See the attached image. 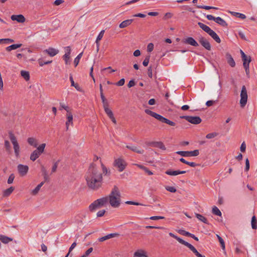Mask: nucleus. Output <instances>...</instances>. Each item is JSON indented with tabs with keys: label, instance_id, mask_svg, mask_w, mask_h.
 I'll return each mask as SVG.
<instances>
[{
	"label": "nucleus",
	"instance_id": "obj_35",
	"mask_svg": "<svg viewBox=\"0 0 257 257\" xmlns=\"http://www.w3.org/2000/svg\"><path fill=\"white\" fill-rule=\"evenodd\" d=\"M104 30H102L101 31V32L99 33L98 36H97V38H96V43L97 44V50H98V48H99V41L101 40V39L102 38L103 36V35H104Z\"/></svg>",
	"mask_w": 257,
	"mask_h": 257
},
{
	"label": "nucleus",
	"instance_id": "obj_58",
	"mask_svg": "<svg viewBox=\"0 0 257 257\" xmlns=\"http://www.w3.org/2000/svg\"><path fill=\"white\" fill-rule=\"evenodd\" d=\"M64 50H65V54L64 55H67L70 56V53H71L70 47L69 46L66 47H65Z\"/></svg>",
	"mask_w": 257,
	"mask_h": 257
},
{
	"label": "nucleus",
	"instance_id": "obj_27",
	"mask_svg": "<svg viewBox=\"0 0 257 257\" xmlns=\"http://www.w3.org/2000/svg\"><path fill=\"white\" fill-rule=\"evenodd\" d=\"M180 161L182 163H184L185 164H187L188 165H189L191 167H196L197 166H199V164H197L194 162H188L187 161H186L184 158H182L181 159H180Z\"/></svg>",
	"mask_w": 257,
	"mask_h": 257
},
{
	"label": "nucleus",
	"instance_id": "obj_9",
	"mask_svg": "<svg viewBox=\"0 0 257 257\" xmlns=\"http://www.w3.org/2000/svg\"><path fill=\"white\" fill-rule=\"evenodd\" d=\"M181 118L186 119L187 121L193 124H198L201 122L202 119L199 116H193L188 115H183L180 117Z\"/></svg>",
	"mask_w": 257,
	"mask_h": 257
},
{
	"label": "nucleus",
	"instance_id": "obj_18",
	"mask_svg": "<svg viewBox=\"0 0 257 257\" xmlns=\"http://www.w3.org/2000/svg\"><path fill=\"white\" fill-rule=\"evenodd\" d=\"M225 57L228 64L231 67H234L235 66V62L231 54L229 53H226L225 55Z\"/></svg>",
	"mask_w": 257,
	"mask_h": 257
},
{
	"label": "nucleus",
	"instance_id": "obj_6",
	"mask_svg": "<svg viewBox=\"0 0 257 257\" xmlns=\"http://www.w3.org/2000/svg\"><path fill=\"white\" fill-rule=\"evenodd\" d=\"M9 135L10 139L13 145L15 155L17 157H19L20 150V146L17 140L16 137L12 132H10L9 133Z\"/></svg>",
	"mask_w": 257,
	"mask_h": 257
},
{
	"label": "nucleus",
	"instance_id": "obj_5",
	"mask_svg": "<svg viewBox=\"0 0 257 257\" xmlns=\"http://www.w3.org/2000/svg\"><path fill=\"white\" fill-rule=\"evenodd\" d=\"M108 202V197H103L100 199H98L94 201L92 203L89 205V209L91 211H93L97 209L101 208L104 206Z\"/></svg>",
	"mask_w": 257,
	"mask_h": 257
},
{
	"label": "nucleus",
	"instance_id": "obj_55",
	"mask_svg": "<svg viewBox=\"0 0 257 257\" xmlns=\"http://www.w3.org/2000/svg\"><path fill=\"white\" fill-rule=\"evenodd\" d=\"M165 217L164 216H152L150 218V219L153 220H156L158 219H164Z\"/></svg>",
	"mask_w": 257,
	"mask_h": 257
},
{
	"label": "nucleus",
	"instance_id": "obj_43",
	"mask_svg": "<svg viewBox=\"0 0 257 257\" xmlns=\"http://www.w3.org/2000/svg\"><path fill=\"white\" fill-rule=\"evenodd\" d=\"M4 145H5V147L6 151L10 153L11 150V148L10 143L9 142V141L8 140H5Z\"/></svg>",
	"mask_w": 257,
	"mask_h": 257
},
{
	"label": "nucleus",
	"instance_id": "obj_46",
	"mask_svg": "<svg viewBox=\"0 0 257 257\" xmlns=\"http://www.w3.org/2000/svg\"><path fill=\"white\" fill-rule=\"evenodd\" d=\"M217 136V133H209L206 136V138H207L208 139H211L215 138Z\"/></svg>",
	"mask_w": 257,
	"mask_h": 257
},
{
	"label": "nucleus",
	"instance_id": "obj_50",
	"mask_svg": "<svg viewBox=\"0 0 257 257\" xmlns=\"http://www.w3.org/2000/svg\"><path fill=\"white\" fill-rule=\"evenodd\" d=\"M59 161L56 162L55 163H54V164H53V167L52 168V170H51V172L52 173H54L56 171V170H57V168L58 167V163H59Z\"/></svg>",
	"mask_w": 257,
	"mask_h": 257
},
{
	"label": "nucleus",
	"instance_id": "obj_57",
	"mask_svg": "<svg viewBox=\"0 0 257 257\" xmlns=\"http://www.w3.org/2000/svg\"><path fill=\"white\" fill-rule=\"evenodd\" d=\"M125 82V80L124 78H122L120 79L116 83V85L118 86H121L124 85Z\"/></svg>",
	"mask_w": 257,
	"mask_h": 257
},
{
	"label": "nucleus",
	"instance_id": "obj_12",
	"mask_svg": "<svg viewBox=\"0 0 257 257\" xmlns=\"http://www.w3.org/2000/svg\"><path fill=\"white\" fill-rule=\"evenodd\" d=\"M176 154L183 157H195L199 154L198 150H195L192 151H178Z\"/></svg>",
	"mask_w": 257,
	"mask_h": 257
},
{
	"label": "nucleus",
	"instance_id": "obj_3",
	"mask_svg": "<svg viewBox=\"0 0 257 257\" xmlns=\"http://www.w3.org/2000/svg\"><path fill=\"white\" fill-rule=\"evenodd\" d=\"M145 112L147 114L150 115L152 117H154V118H155L157 120H159L161 122L165 123L166 124H169V125L173 126H175V125H176L175 122H174V121H171V120L164 117V116H162L161 115L159 114H158L154 111H152L149 109H145Z\"/></svg>",
	"mask_w": 257,
	"mask_h": 257
},
{
	"label": "nucleus",
	"instance_id": "obj_25",
	"mask_svg": "<svg viewBox=\"0 0 257 257\" xmlns=\"http://www.w3.org/2000/svg\"><path fill=\"white\" fill-rule=\"evenodd\" d=\"M183 245L188 247L196 255L199 253V252L197 250V249L192 244L188 243V242H185Z\"/></svg>",
	"mask_w": 257,
	"mask_h": 257
},
{
	"label": "nucleus",
	"instance_id": "obj_45",
	"mask_svg": "<svg viewBox=\"0 0 257 257\" xmlns=\"http://www.w3.org/2000/svg\"><path fill=\"white\" fill-rule=\"evenodd\" d=\"M218 240L220 243L221 247L222 249L224 250V253H226V251L225 250V242H224L223 239H222V237H220L219 240Z\"/></svg>",
	"mask_w": 257,
	"mask_h": 257
},
{
	"label": "nucleus",
	"instance_id": "obj_32",
	"mask_svg": "<svg viewBox=\"0 0 257 257\" xmlns=\"http://www.w3.org/2000/svg\"><path fill=\"white\" fill-rule=\"evenodd\" d=\"M228 12L232 15L239 18L241 19H245L246 18V16L244 14L231 11H229Z\"/></svg>",
	"mask_w": 257,
	"mask_h": 257
},
{
	"label": "nucleus",
	"instance_id": "obj_30",
	"mask_svg": "<svg viewBox=\"0 0 257 257\" xmlns=\"http://www.w3.org/2000/svg\"><path fill=\"white\" fill-rule=\"evenodd\" d=\"M105 112L107 114L108 116L110 118L112 117L113 114L112 111L108 108V105L105 104V106L103 107Z\"/></svg>",
	"mask_w": 257,
	"mask_h": 257
},
{
	"label": "nucleus",
	"instance_id": "obj_33",
	"mask_svg": "<svg viewBox=\"0 0 257 257\" xmlns=\"http://www.w3.org/2000/svg\"><path fill=\"white\" fill-rule=\"evenodd\" d=\"M169 234L170 236L175 238L179 242L182 244H184L185 242H186V241L184 240L183 239L175 235L172 232H170Z\"/></svg>",
	"mask_w": 257,
	"mask_h": 257
},
{
	"label": "nucleus",
	"instance_id": "obj_17",
	"mask_svg": "<svg viewBox=\"0 0 257 257\" xmlns=\"http://www.w3.org/2000/svg\"><path fill=\"white\" fill-rule=\"evenodd\" d=\"M183 42L185 44H189L191 46L195 47L198 46L199 45L198 43L192 37H188L187 38L183 40Z\"/></svg>",
	"mask_w": 257,
	"mask_h": 257
},
{
	"label": "nucleus",
	"instance_id": "obj_4",
	"mask_svg": "<svg viewBox=\"0 0 257 257\" xmlns=\"http://www.w3.org/2000/svg\"><path fill=\"white\" fill-rule=\"evenodd\" d=\"M198 25L200 28L211 36L217 43L221 42V40L219 36L214 31L211 29L210 27L201 22H198Z\"/></svg>",
	"mask_w": 257,
	"mask_h": 257
},
{
	"label": "nucleus",
	"instance_id": "obj_64",
	"mask_svg": "<svg viewBox=\"0 0 257 257\" xmlns=\"http://www.w3.org/2000/svg\"><path fill=\"white\" fill-rule=\"evenodd\" d=\"M136 85V82L134 80H131L129 81L128 83L127 84V87L128 88H131L133 86H134Z\"/></svg>",
	"mask_w": 257,
	"mask_h": 257
},
{
	"label": "nucleus",
	"instance_id": "obj_62",
	"mask_svg": "<svg viewBox=\"0 0 257 257\" xmlns=\"http://www.w3.org/2000/svg\"><path fill=\"white\" fill-rule=\"evenodd\" d=\"M14 40L13 39L10 38H6L4 39V43L6 44H9L11 43H13Z\"/></svg>",
	"mask_w": 257,
	"mask_h": 257
},
{
	"label": "nucleus",
	"instance_id": "obj_22",
	"mask_svg": "<svg viewBox=\"0 0 257 257\" xmlns=\"http://www.w3.org/2000/svg\"><path fill=\"white\" fill-rule=\"evenodd\" d=\"M133 22V19H128V20H125V21H123L122 22H121L119 24V27L120 28H124L127 27L128 26L130 25Z\"/></svg>",
	"mask_w": 257,
	"mask_h": 257
},
{
	"label": "nucleus",
	"instance_id": "obj_36",
	"mask_svg": "<svg viewBox=\"0 0 257 257\" xmlns=\"http://www.w3.org/2000/svg\"><path fill=\"white\" fill-rule=\"evenodd\" d=\"M21 76L26 80L28 81L30 79V74L28 71L22 70L21 71Z\"/></svg>",
	"mask_w": 257,
	"mask_h": 257
},
{
	"label": "nucleus",
	"instance_id": "obj_44",
	"mask_svg": "<svg viewBox=\"0 0 257 257\" xmlns=\"http://www.w3.org/2000/svg\"><path fill=\"white\" fill-rule=\"evenodd\" d=\"M146 252L143 250H140L136 251L134 253L135 256L138 257H143L146 254Z\"/></svg>",
	"mask_w": 257,
	"mask_h": 257
},
{
	"label": "nucleus",
	"instance_id": "obj_31",
	"mask_svg": "<svg viewBox=\"0 0 257 257\" xmlns=\"http://www.w3.org/2000/svg\"><path fill=\"white\" fill-rule=\"evenodd\" d=\"M195 216L201 221L204 222V223L208 224L207 219L203 215L198 213H195Z\"/></svg>",
	"mask_w": 257,
	"mask_h": 257
},
{
	"label": "nucleus",
	"instance_id": "obj_10",
	"mask_svg": "<svg viewBox=\"0 0 257 257\" xmlns=\"http://www.w3.org/2000/svg\"><path fill=\"white\" fill-rule=\"evenodd\" d=\"M113 165L118 168L119 172H122L126 166V163L124 160L121 158L115 159Z\"/></svg>",
	"mask_w": 257,
	"mask_h": 257
},
{
	"label": "nucleus",
	"instance_id": "obj_39",
	"mask_svg": "<svg viewBox=\"0 0 257 257\" xmlns=\"http://www.w3.org/2000/svg\"><path fill=\"white\" fill-rule=\"evenodd\" d=\"M243 61V66H244V64L245 66H249V63L251 61L250 56H246V58H242Z\"/></svg>",
	"mask_w": 257,
	"mask_h": 257
},
{
	"label": "nucleus",
	"instance_id": "obj_11",
	"mask_svg": "<svg viewBox=\"0 0 257 257\" xmlns=\"http://www.w3.org/2000/svg\"><path fill=\"white\" fill-rule=\"evenodd\" d=\"M206 18L208 20H213L216 23L218 24L220 26L222 27H227V23L221 18L220 17H214L212 15H208L206 16Z\"/></svg>",
	"mask_w": 257,
	"mask_h": 257
},
{
	"label": "nucleus",
	"instance_id": "obj_59",
	"mask_svg": "<svg viewBox=\"0 0 257 257\" xmlns=\"http://www.w3.org/2000/svg\"><path fill=\"white\" fill-rule=\"evenodd\" d=\"M246 144L244 142H242L240 147V150L241 152L243 153L245 151Z\"/></svg>",
	"mask_w": 257,
	"mask_h": 257
},
{
	"label": "nucleus",
	"instance_id": "obj_48",
	"mask_svg": "<svg viewBox=\"0 0 257 257\" xmlns=\"http://www.w3.org/2000/svg\"><path fill=\"white\" fill-rule=\"evenodd\" d=\"M93 251V248L92 247H90L89 248H88L86 251V252H85V253L81 255V257H87L88 256L89 254Z\"/></svg>",
	"mask_w": 257,
	"mask_h": 257
},
{
	"label": "nucleus",
	"instance_id": "obj_49",
	"mask_svg": "<svg viewBox=\"0 0 257 257\" xmlns=\"http://www.w3.org/2000/svg\"><path fill=\"white\" fill-rule=\"evenodd\" d=\"M14 179H15L14 174H11L8 178V183L9 184H12L13 182Z\"/></svg>",
	"mask_w": 257,
	"mask_h": 257
},
{
	"label": "nucleus",
	"instance_id": "obj_54",
	"mask_svg": "<svg viewBox=\"0 0 257 257\" xmlns=\"http://www.w3.org/2000/svg\"><path fill=\"white\" fill-rule=\"evenodd\" d=\"M80 59V54H78L77 56L75 58L74 63L75 64V66H77L79 62V60Z\"/></svg>",
	"mask_w": 257,
	"mask_h": 257
},
{
	"label": "nucleus",
	"instance_id": "obj_15",
	"mask_svg": "<svg viewBox=\"0 0 257 257\" xmlns=\"http://www.w3.org/2000/svg\"><path fill=\"white\" fill-rule=\"evenodd\" d=\"M17 168L20 175L22 177L25 176L29 170V167L28 166L22 164L18 165Z\"/></svg>",
	"mask_w": 257,
	"mask_h": 257
},
{
	"label": "nucleus",
	"instance_id": "obj_16",
	"mask_svg": "<svg viewBox=\"0 0 257 257\" xmlns=\"http://www.w3.org/2000/svg\"><path fill=\"white\" fill-rule=\"evenodd\" d=\"M11 18L12 20L16 21L19 23H24L26 21L25 18L22 15H13L11 16Z\"/></svg>",
	"mask_w": 257,
	"mask_h": 257
},
{
	"label": "nucleus",
	"instance_id": "obj_29",
	"mask_svg": "<svg viewBox=\"0 0 257 257\" xmlns=\"http://www.w3.org/2000/svg\"><path fill=\"white\" fill-rule=\"evenodd\" d=\"M100 161L101 163L102 175L104 174V175H109L110 174V171L108 170V169L104 166V165L102 163V162L101 161Z\"/></svg>",
	"mask_w": 257,
	"mask_h": 257
},
{
	"label": "nucleus",
	"instance_id": "obj_60",
	"mask_svg": "<svg viewBox=\"0 0 257 257\" xmlns=\"http://www.w3.org/2000/svg\"><path fill=\"white\" fill-rule=\"evenodd\" d=\"M178 232L179 233H180L181 234L183 235H185V236H189V233L190 232H187L185 230H179L178 231Z\"/></svg>",
	"mask_w": 257,
	"mask_h": 257
},
{
	"label": "nucleus",
	"instance_id": "obj_13",
	"mask_svg": "<svg viewBox=\"0 0 257 257\" xmlns=\"http://www.w3.org/2000/svg\"><path fill=\"white\" fill-rule=\"evenodd\" d=\"M147 145L152 147L158 148L163 150L166 149L165 145L162 142H149L147 143Z\"/></svg>",
	"mask_w": 257,
	"mask_h": 257
},
{
	"label": "nucleus",
	"instance_id": "obj_52",
	"mask_svg": "<svg viewBox=\"0 0 257 257\" xmlns=\"http://www.w3.org/2000/svg\"><path fill=\"white\" fill-rule=\"evenodd\" d=\"M150 56H147L143 62V64L144 66H147L149 63Z\"/></svg>",
	"mask_w": 257,
	"mask_h": 257
},
{
	"label": "nucleus",
	"instance_id": "obj_21",
	"mask_svg": "<svg viewBox=\"0 0 257 257\" xmlns=\"http://www.w3.org/2000/svg\"><path fill=\"white\" fill-rule=\"evenodd\" d=\"M44 52L47 53L50 56L53 57L58 53L59 50L53 48H49V49L44 50Z\"/></svg>",
	"mask_w": 257,
	"mask_h": 257
},
{
	"label": "nucleus",
	"instance_id": "obj_7",
	"mask_svg": "<svg viewBox=\"0 0 257 257\" xmlns=\"http://www.w3.org/2000/svg\"><path fill=\"white\" fill-rule=\"evenodd\" d=\"M46 144L45 143L40 145L37 148L36 150L32 153L30 156V159L33 161H35L43 153Z\"/></svg>",
	"mask_w": 257,
	"mask_h": 257
},
{
	"label": "nucleus",
	"instance_id": "obj_14",
	"mask_svg": "<svg viewBox=\"0 0 257 257\" xmlns=\"http://www.w3.org/2000/svg\"><path fill=\"white\" fill-rule=\"evenodd\" d=\"M199 42L201 45L205 48L206 50L210 51L211 50V45L209 41L205 38L203 37H200L198 39Z\"/></svg>",
	"mask_w": 257,
	"mask_h": 257
},
{
	"label": "nucleus",
	"instance_id": "obj_20",
	"mask_svg": "<svg viewBox=\"0 0 257 257\" xmlns=\"http://www.w3.org/2000/svg\"><path fill=\"white\" fill-rule=\"evenodd\" d=\"M67 121L66 122V130L69 128V125L73 124V115L71 112L67 113L66 114Z\"/></svg>",
	"mask_w": 257,
	"mask_h": 257
},
{
	"label": "nucleus",
	"instance_id": "obj_40",
	"mask_svg": "<svg viewBox=\"0 0 257 257\" xmlns=\"http://www.w3.org/2000/svg\"><path fill=\"white\" fill-rule=\"evenodd\" d=\"M196 7L198 9H203L207 10H210V9L218 10V8L207 6L197 5Z\"/></svg>",
	"mask_w": 257,
	"mask_h": 257
},
{
	"label": "nucleus",
	"instance_id": "obj_26",
	"mask_svg": "<svg viewBox=\"0 0 257 257\" xmlns=\"http://www.w3.org/2000/svg\"><path fill=\"white\" fill-rule=\"evenodd\" d=\"M29 144L34 147H37L38 146L37 140L34 138H29L27 140Z\"/></svg>",
	"mask_w": 257,
	"mask_h": 257
},
{
	"label": "nucleus",
	"instance_id": "obj_37",
	"mask_svg": "<svg viewBox=\"0 0 257 257\" xmlns=\"http://www.w3.org/2000/svg\"><path fill=\"white\" fill-rule=\"evenodd\" d=\"M70 80L71 81V85L74 86L78 91H80V87L78 84L75 83L74 81L72 76L70 77Z\"/></svg>",
	"mask_w": 257,
	"mask_h": 257
},
{
	"label": "nucleus",
	"instance_id": "obj_8",
	"mask_svg": "<svg viewBox=\"0 0 257 257\" xmlns=\"http://www.w3.org/2000/svg\"><path fill=\"white\" fill-rule=\"evenodd\" d=\"M247 101V90L244 85L242 86L240 92V104L241 107H244Z\"/></svg>",
	"mask_w": 257,
	"mask_h": 257
},
{
	"label": "nucleus",
	"instance_id": "obj_38",
	"mask_svg": "<svg viewBox=\"0 0 257 257\" xmlns=\"http://www.w3.org/2000/svg\"><path fill=\"white\" fill-rule=\"evenodd\" d=\"M251 227L253 229L257 228V220L255 216H253L251 218Z\"/></svg>",
	"mask_w": 257,
	"mask_h": 257
},
{
	"label": "nucleus",
	"instance_id": "obj_51",
	"mask_svg": "<svg viewBox=\"0 0 257 257\" xmlns=\"http://www.w3.org/2000/svg\"><path fill=\"white\" fill-rule=\"evenodd\" d=\"M166 189L170 192H172V193H175L176 192V189L174 187H171V186H167L166 187Z\"/></svg>",
	"mask_w": 257,
	"mask_h": 257
},
{
	"label": "nucleus",
	"instance_id": "obj_41",
	"mask_svg": "<svg viewBox=\"0 0 257 257\" xmlns=\"http://www.w3.org/2000/svg\"><path fill=\"white\" fill-rule=\"evenodd\" d=\"M14 188L13 187H11L9 188L6 189L4 192V195L5 196H9L14 191Z\"/></svg>",
	"mask_w": 257,
	"mask_h": 257
},
{
	"label": "nucleus",
	"instance_id": "obj_28",
	"mask_svg": "<svg viewBox=\"0 0 257 257\" xmlns=\"http://www.w3.org/2000/svg\"><path fill=\"white\" fill-rule=\"evenodd\" d=\"M0 240L4 243H7L9 242L12 241L13 238L7 237L4 235H0Z\"/></svg>",
	"mask_w": 257,
	"mask_h": 257
},
{
	"label": "nucleus",
	"instance_id": "obj_53",
	"mask_svg": "<svg viewBox=\"0 0 257 257\" xmlns=\"http://www.w3.org/2000/svg\"><path fill=\"white\" fill-rule=\"evenodd\" d=\"M154 49V44L152 43H149L147 46V51L149 52H151Z\"/></svg>",
	"mask_w": 257,
	"mask_h": 257
},
{
	"label": "nucleus",
	"instance_id": "obj_34",
	"mask_svg": "<svg viewBox=\"0 0 257 257\" xmlns=\"http://www.w3.org/2000/svg\"><path fill=\"white\" fill-rule=\"evenodd\" d=\"M41 171L43 173V175L44 176V179L45 181H49V177L47 174V170L46 168L42 166L41 167Z\"/></svg>",
	"mask_w": 257,
	"mask_h": 257
},
{
	"label": "nucleus",
	"instance_id": "obj_42",
	"mask_svg": "<svg viewBox=\"0 0 257 257\" xmlns=\"http://www.w3.org/2000/svg\"><path fill=\"white\" fill-rule=\"evenodd\" d=\"M212 212L213 214H214L215 215H216L218 216L221 215V211L219 210V209L216 206H214L212 208Z\"/></svg>",
	"mask_w": 257,
	"mask_h": 257
},
{
	"label": "nucleus",
	"instance_id": "obj_23",
	"mask_svg": "<svg viewBox=\"0 0 257 257\" xmlns=\"http://www.w3.org/2000/svg\"><path fill=\"white\" fill-rule=\"evenodd\" d=\"M22 44H16L11 45L6 48V50L8 52H10L12 50H16L22 46Z\"/></svg>",
	"mask_w": 257,
	"mask_h": 257
},
{
	"label": "nucleus",
	"instance_id": "obj_61",
	"mask_svg": "<svg viewBox=\"0 0 257 257\" xmlns=\"http://www.w3.org/2000/svg\"><path fill=\"white\" fill-rule=\"evenodd\" d=\"M148 75L150 78H152L153 76L152 73V66H150L148 69Z\"/></svg>",
	"mask_w": 257,
	"mask_h": 257
},
{
	"label": "nucleus",
	"instance_id": "obj_1",
	"mask_svg": "<svg viewBox=\"0 0 257 257\" xmlns=\"http://www.w3.org/2000/svg\"><path fill=\"white\" fill-rule=\"evenodd\" d=\"M84 178L89 189L96 191L101 187L103 176L97 166L93 163L90 164L87 170Z\"/></svg>",
	"mask_w": 257,
	"mask_h": 257
},
{
	"label": "nucleus",
	"instance_id": "obj_47",
	"mask_svg": "<svg viewBox=\"0 0 257 257\" xmlns=\"http://www.w3.org/2000/svg\"><path fill=\"white\" fill-rule=\"evenodd\" d=\"M100 97H101V98L102 100V102L103 103V106L104 107V106H105V104L107 105H108V103L107 102L106 99L104 94H100Z\"/></svg>",
	"mask_w": 257,
	"mask_h": 257
},
{
	"label": "nucleus",
	"instance_id": "obj_63",
	"mask_svg": "<svg viewBox=\"0 0 257 257\" xmlns=\"http://www.w3.org/2000/svg\"><path fill=\"white\" fill-rule=\"evenodd\" d=\"M105 213V210H101L97 213V217H102L104 215Z\"/></svg>",
	"mask_w": 257,
	"mask_h": 257
},
{
	"label": "nucleus",
	"instance_id": "obj_2",
	"mask_svg": "<svg viewBox=\"0 0 257 257\" xmlns=\"http://www.w3.org/2000/svg\"><path fill=\"white\" fill-rule=\"evenodd\" d=\"M108 197L110 205L114 208L118 207L120 204L121 195L116 186H114Z\"/></svg>",
	"mask_w": 257,
	"mask_h": 257
},
{
	"label": "nucleus",
	"instance_id": "obj_56",
	"mask_svg": "<svg viewBox=\"0 0 257 257\" xmlns=\"http://www.w3.org/2000/svg\"><path fill=\"white\" fill-rule=\"evenodd\" d=\"M63 57V59L64 60L66 64H68L70 63V61H69L70 56L67 55H64Z\"/></svg>",
	"mask_w": 257,
	"mask_h": 257
},
{
	"label": "nucleus",
	"instance_id": "obj_24",
	"mask_svg": "<svg viewBox=\"0 0 257 257\" xmlns=\"http://www.w3.org/2000/svg\"><path fill=\"white\" fill-rule=\"evenodd\" d=\"M126 148L132 150L133 152H136L138 154H142L144 153V151L143 150H140L139 148L136 146H126Z\"/></svg>",
	"mask_w": 257,
	"mask_h": 257
},
{
	"label": "nucleus",
	"instance_id": "obj_19",
	"mask_svg": "<svg viewBox=\"0 0 257 257\" xmlns=\"http://www.w3.org/2000/svg\"><path fill=\"white\" fill-rule=\"evenodd\" d=\"M186 173V171H180V170H175L172 171L171 170H168L166 171L165 173L167 175L171 176H176L179 174H183Z\"/></svg>",
	"mask_w": 257,
	"mask_h": 257
}]
</instances>
